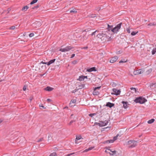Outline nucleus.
I'll return each instance as SVG.
<instances>
[{
	"label": "nucleus",
	"mask_w": 156,
	"mask_h": 156,
	"mask_svg": "<svg viewBox=\"0 0 156 156\" xmlns=\"http://www.w3.org/2000/svg\"><path fill=\"white\" fill-rule=\"evenodd\" d=\"M97 31V30H96V31H95L94 32H93L91 34V35H94L95 34V33Z\"/></svg>",
	"instance_id": "40"
},
{
	"label": "nucleus",
	"mask_w": 156,
	"mask_h": 156,
	"mask_svg": "<svg viewBox=\"0 0 156 156\" xmlns=\"http://www.w3.org/2000/svg\"><path fill=\"white\" fill-rule=\"evenodd\" d=\"M152 71V69H150L148 70V71H149V72H151V71Z\"/></svg>",
	"instance_id": "51"
},
{
	"label": "nucleus",
	"mask_w": 156,
	"mask_h": 156,
	"mask_svg": "<svg viewBox=\"0 0 156 156\" xmlns=\"http://www.w3.org/2000/svg\"><path fill=\"white\" fill-rule=\"evenodd\" d=\"M87 70L88 72H92L93 71H96V70L95 69V67H93L91 68H90L87 69Z\"/></svg>",
	"instance_id": "16"
},
{
	"label": "nucleus",
	"mask_w": 156,
	"mask_h": 156,
	"mask_svg": "<svg viewBox=\"0 0 156 156\" xmlns=\"http://www.w3.org/2000/svg\"><path fill=\"white\" fill-rule=\"evenodd\" d=\"M39 106L40 107H42V108H44V106H43L42 105H40Z\"/></svg>",
	"instance_id": "48"
},
{
	"label": "nucleus",
	"mask_w": 156,
	"mask_h": 156,
	"mask_svg": "<svg viewBox=\"0 0 156 156\" xmlns=\"http://www.w3.org/2000/svg\"><path fill=\"white\" fill-rule=\"evenodd\" d=\"M112 91L113 93H112V94H115V95H119L120 94L121 91L119 90H117L115 88H113Z\"/></svg>",
	"instance_id": "9"
},
{
	"label": "nucleus",
	"mask_w": 156,
	"mask_h": 156,
	"mask_svg": "<svg viewBox=\"0 0 156 156\" xmlns=\"http://www.w3.org/2000/svg\"><path fill=\"white\" fill-rule=\"evenodd\" d=\"M108 123V121L105 120L104 121H100L98 123V125L100 126H105L107 125Z\"/></svg>",
	"instance_id": "8"
},
{
	"label": "nucleus",
	"mask_w": 156,
	"mask_h": 156,
	"mask_svg": "<svg viewBox=\"0 0 156 156\" xmlns=\"http://www.w3.org/2000/svg\"><path fill=\"white\" fill-rule=\"evenodd\" d=\"M130 89L131 91V92L132 93H136L137 91L135 87H131Z\"/></svg>",
	"instance_id": "15"
},
{
	"label": "nucleus",
	"mask_w": 156,
	"mask_h": 156,
	"mask_svg": "<svg viewBox=\"0 0 156 156\" xmlns=\"http://www.w3.org/2000/svg\"><path fill=\"white\" fill-rule=\"evenodd\" d=\"M37 1V0H33L30 3V5L33 4L36 2Z\"/></svg>",
	"instance_id": "30"
},
{
	"label": "nucleus",
	"mask_w": 156,
	"mask_h": 156,
	"mask_svg": "<svg viewBox=\"0 0 156 156\" xmlns=\"http://www.w3.org/2000/svg\"><path fill=\"white\" fill-rule=\"evenodd\" d=\"M156 52V48H154L152 51V54L154 55Z\"/></svg>",
	"instance_id": "29"
},
{
	"label": "nucleus",
	"mask_w": 156,
	"mask_h": 156,
	"mask_svg": "<svg viewBox=\"0 0 156 156\" xmlns=\"http://www.w3.org/2000/svg\"><path fill=\"white\" fill-rule=\"evenodd\" d=\"M38 7V6H36V8H37Z\"/></svg>",
	"instance_id": "56"
},
{
	"label": "nucleus",
	"mask_w": 156,
	"mask_h": 156,
	"mask_svg": "<svg viewBox=\"0 0 156 156\" xmlns=\"http://www.w3.org/2000/svg\"><path fill=\"white\" fill-rule=\"evenodd\" d=\"M126 62V61H125V60H121V61H120L119 62V63H124V62Z\"/></svg>",
	"instance_id": "35"
},
{
	"label": "nucleus",
	"mask_w": 156,
	"mask_h": 156,
	"mask_svg": "<svg viewBox=\"0 0 156 156\" xmlns=\"http://www.w3.org/2000/svg\"><path fill=\"white\" fill-rule=\"evenodd\" d=\"M26 87L25 86H24L23 88V90L24 91H25L26 90Z\"/></svg>",
	"instance_id": "41"
},
{
	"label": "nucleus",
	"mask_w": 156,
	"mask_h": 156,
	"mask_svg": "<svg viewBox=\"0 0 156 156\" xmlns=\"http://www.w3.org/2000/svg\"><path fill=\"white\" fill-rule=\"evenodd\" d=\"M47 101L48 102H51V99H47Z\"/></svg>",
	"instance_id": "45"
},
{
	"label": "nucleus",
	"mask_w": 156,
	"mask_h": 156,
	"mask_svg": "<svg viewBox=\"0 0 156 156\" xmlns=\"http://www.w3.org/2000/svg\"><path fill=\"white\" fill-rule=\"evenodd\" d=\"M74 121H74V120H72V121H71L69 123V125H70L71 124H72V123H73V122Z\"/></svg>",
	"instance_id": "39"
},
{
	"label": "nucleus",
	"mask_w": 156,
	"mask_h": 156,
	"mask_svg": "<svg viewBox=\"0 0 156 156\" xmlns=\"http://www.w3.org/2000/svg\"><path fill=\"white\" fill-rule=\"evenodd\" d=\"M72 48V47L70 46H67L66 47L63 48H61L59 50V51L62 52H66L68 51L71 50Z\"/></svg>",
	"instance_id": "5"
},
{
	"label": "nucleus",
	"mask_w": 156,
	"mask_h": 156,
	"mask_svg": "<svg viewBox=\"0 0 156 156\" xmlns=\"http://www.w3.org/2000/svg\"><path fill=\"white\" fill-rule=\"evenodd\" d=\"M70 13L73 12V13H76L77 12V11L75 9H72L70 10Z\"/></svg>",
	"instance_id": "26"
},
{
	"label": "nucleus",
	"mask_w": 156,
	"mask_h": 156,
	"mask_svg": "<svg viewBox=\"0 0 156 156\" xmlns=\"http://www.w3.org/2000/svg\"><path fill=\"white\" fill-rule=\"evenodd\" d=\"M34 36V34H33V33H30V34H29V36L30 37H33Z\"/></svg>",
	"instance_id": "33"
},
{
	"label": "nucleus",
	"mask_w": 156,
	"mask_h": 156,
	"mask_svg": "<svg viewBox=\"0 0 156 156\" xmlns=\"http://www.w3.org/2000/svg\"><path fill=\"white\" fill-rule=\"evenodd\" d=\"M67 108V107H66L65 108Z\"/></svg>",
	"instance_id": "57"
},
{
	"label": "nucleus",
	"mask_w": 156,
	"mask_h": 156,
	"mask_svg": "<svg viewBox=\"0 0 156 156\" xmlns=\"http://www.w3.org/2000/svg\"><path fill=\"white\" fill-rule=\"evenodd\" d=\"M117 136L114 137L113 138V140H114V141L115 140H116L117 139Z\"/></svg>",
	"instance_id": "43"
},
{
	"label": "nucleus",
	"mask_w": 156,
	"mask_h": 156,
	"mask_svg": "<svg viewBox=\"0 0 156 156\" xmlns=\"http://www.w3.org/2000/svg\"><path fill=\"white\" fill-rule=\"evenodd\" d=\"M126 31L129 34H130V29L127 28L126 30Z\"/></svg>",
	"instance_id": "32"
},
{
	"label": "nucleus",
	"mask_w": 156,
	"mask_h": 156,
	"mask_svg": "<svg viewBox=\"0 0 156 156\" xmlns=\"http://www.w3.org/2000/svg\"><path fill=\"white\" fill-rule=\"evenodd\" d=\"M114 142V140H107L105 142V143H113Z\"/></svg>",
	"instance_id": "22"
},
{
	"label": "nucleus",
	"mask_w": 156,
	"mask_h": 156,
	"mask_svg": "<svg viewBox=\"0 0 156 156\" xmlns=\"http://www.w3.org/2000/svg\"><path fill=\"white\" fill-rule=\"evenodd\" d=\"M122 102L123 104V106L124 108H128V104L127 102L123 101Z\"/></svg>",
	"instance_id": "14"
},
{
	"label": "nucleus",
	"mask_w": 156,
	"mask_h": 156,
	"mask_svg": "<svg viewBox=\"0 0 156 156\" xmlns=\"http://www.w3.org/2000/svg\"><path fill=\"white\" fill-rule=\"evenodd\" d=\"M113 28V26H110L109 24H108V27L107 29L108 31H110V30L112 31Z\"/></svg>",
	"instance_id": "21"
},
{
	"label": "nucleus",
	"mask_w": 156,
	"mask_h": 156,
	"mask_svg": "<svg viewBox=\"0 0 156 156\" xmlns=\"http://www.w3.org/2000/svg\"><path fill=\"white\" fill-rule=\"evenodd\" d=\"M143 72L144 71L142 69H140L138 70L134 71L133 73L134 75H137L143 73Z\"/></svg>",
	"instance_id": "10"
},
{
	"label": "nucleus",
	"mask_w": 156,
	"mask_h": 156,
	"mask_svg": "<svg viewBox=\"0 0 156 156\" xmlns=\"http://www.w3.org/2000/svg\"><path fill=\"white\" fill-rule=\"evenodd\" d=\"M101 88V87H97L94 88V91L93 94L94 95H98L99 94V92L98 91Z\"/></svg>",
	"instance_id": "7"
},
{
	"label": "nucleus",
	"mask_w": 156,
	"mask_h": 156,
	"mask_svg": "<svg viewBox=\"0 0 156 156\" xmlns=\"http://www.w3.org/2000/svg\"><path fill=\"white\" fill-rule=\"evenodd\" d=\"M154 120H154V119H152L148 120L147 121V123L148 124H151V123H152L153 122H154Z\"/></svg>",
	"instance_id": "24"
},
{
	"label": "nucleus",
	"mask_w": 156,
	"mask_h": 156,
	"mask_svg": "<svg viewBox=\"0 0 156 156\" xmlns=\"http://www.w3.org/2000/svg\"><path fill=\"white\" fill-rule=\"evenodd\" d=\"M94 147H90L84 150L83 151V152H87L91 150Z\"/></svg>",
	"instance_id": "23"
},
{
	"label": "nucleus",
	"mask_w": 156,
	"mask_h": 156,
	"mask_svg": "<svg viewBox=\"0 0 156 156\" xmlns=\"http://www.w3.org/2000/svg\"><path fill=\"white\" fill-rule=\"evenodd\" d=\"M105 152L109 153L111 155H113L116 153V151L113 149H111L109 148H107L105 150Z\"/></svg>",
	"instance_id": "6"
},
{
	"label": "nucleus",
	"mask_w": 156,
	"mask_h": 156,
	"mask_svg": "<svg viewBox=\"0 0 156 156\" xmlns=\"http://www.w3.org/2000/svg\"><path fill=\"white\" fill-rule=\"evenodd\" d=\"M137 143L136 141L130 140L128 141L127 144L128 145H130L129 147V148H132L137 145Z\"/></svg>",
	"instance_id": "2"
},
{
	"label": "nucleus",
	"mask_w": 156,
	"mask_h": 156,
	"mask_svg": "<svg viewBox=\"0 0 156 156\" xmlns=\"http://www.w3.org/2000/svg\"><path fill=\"white\" fill-rule=\"evenodd\" d=\"M76 61H73V64H75L76 63Z\"/></svg>",
	"instance_id": "49"
},
{
	"label": "nucleus",
	"mask_w": 156,
	"mask_h": 156,
	"mask_svg": "<svg viewBox=\"0 0 156 156\" xmlns=\"http://www.w3.org/2000/svg\"><path fill=\"white\" fill-rule=\"evenodd\" d=\"M15 27L14 26H12L10 27V29L11 30H13L15 29Z\"/></svg>",
	"instance_id": "37"
},
{
	"label": "nucleus",
	"mask_w": 156,
	"mask_h": 156,
	"mask_svg": "<svg viewBox=\"0 0 156 156\" xmlns=\"http://www.w3.org/2000/svg\"><path fill=\"white\" fill-rule=\"evenodd\" d=\"M42 144H40V146H43V145Z\"/></svg>",
	"instance_id": "55"
},
{
	"label": "nucleus",
	"mask_w": 156,
	"mask_h": 156,
	"mask_svg": "<svg viewBox=\"0 0 156 156\" xmlns=\"http://www.w3.org/2000/svg\"><path fill=\"white\" fill-rule=\"evenodd\" d=\"M94 115V114H90L89 115L90 116H92V115Z\"/></svg>",
	"instance_id": "52"
},
{
	"label": "nucleus",
	"mask_w": 156,
	"mask_h": 156,
	"mask_svg": "<svg viewBox=\"0 0 156 156\" xmlns=\"http://www.w3.org/2000/svg\"><path fill=\"white\" fill-rule=\"evenodd\" d=\"M75 154V153H72L67 154L66 156H70Z\"/></svg>",
	"instance_id": "34"
},
{
	"label": "nucleus",
	"mask_w": 156,
	"mask_h": 156,
	"mask_svg": "<svg viewBox=\"0 0 156 156\" xmlns=\"http://www.w3.org/2000/svg\"><path fill=\"white\" fill-rule=\"evenodd\" d=\"M155 25L154 23H150L148 24V26H152Z\"/></svg>",
	"instance_id": "38"
},
{
	"label": "nucleus",
	"mask_w": 156,
	"mask_h": 156,
	"mask_svg": "<svg viewBox=\"0 0 156 156\" xmlns=\"http://www.w3.org/2000/svg\"><path fill=\"white\" fill-rule=\"evenodd\" d=\"M118 57L117 56H115L112 58L110 60V63H113L116 62L118 59Z\"/></svg>",
	"instance_id": "11"
},
{
	"label": "nucleus",
	"mask_w": 156,
	"mask_h": 156,
	"mask_svg": "<svg viewBox=\"0 0 156 156\" xmlns=\"http://www.w3.org/2000/svg\"><path fill=\"white\" fill-rule=\"evenodd\" d=\"M53 89V88L49 87H47L46 88L45 90L47 91H52Z\"/></svg>",
	"instance_id": "20"
},
{
	"label": "nucleus",
	"mask_w": 156,
	"mask_h": 156,
	"mask_svg": "<svg viewBox=\"0 0 156 156\" xmlns=\"http://www.w3.org/2000/svg\"><path fill=\"white\" fill-rule=\"evenodd\" d=\"M56 152H53L49 156H55L56 155Z\"/></svg>",
	"instance_id": "31"
},
{
	"label": "nucleus",
	"mask_w": 156,
	"mask_h": 156,
	"mask_svg": "<svg viewBox=\"0 0 156 156\" xmlns=\"http://www.w3.org/2000/svg\"><path fill=\"white\" fill-rule=\"evenodd\" d=\"M87 47H83L82 48V49H87Z\"/></svg>",
	"instance_id": "47"
},
{
	"label": "nucleus",
	"mask_w": 156,
	"mask_h": 156,
	"mask_svg": "<svg viewBox=\"0 0 156 156\" xmlns=\"http://www.w3.org/2000/svg\"><path fill=\"white\" fill-rule=\"evenodd\" d=\"M82 138V137L80 136H76V140H75V143L76 144H78V140H80Z\"/></svg>",
	"instance_id": "17"
},
{
	"label": "nucleus",
	"mask_w": 156,
	"mask_h": 156,
	"mask_svg": "<svg viewBox=\"0 0 156 156\" xmlns=\"http://www.w3.org/2000/svg\"><path fill=\"white\" fill-rule=\"evenodd\" d=\"M94 16H91V17H95L96 16V15H94Z\"/></svg>",
	"instance_id": "54"
},
{
	"label": "nucleus",
	"mask_w": 156,
	"mask_h": 156,
	"mask_svg": "<svg viewBox=\"0 0 156 156\" xmlns=\"http://www.w3.org/2000/svg\"><path fill=\"white\" fill-rule=\"evenodd\" d=\"M134 101L136 103H139L140 104H142L146 102L147 100L144 98L140 97L136 98Z\"/></svg>",
	"instance_id": "1"
},
{
	"label": "nucleus",
	"mask_w": 156,
	"mask_h": 156,
	"mask_svg": "<svg viewBox=\"0 0 156 156\" xmlns=\"http://www.w3.org/2000/svg\"><path fill=\"white\" fill-rule=\"evenodd\" d=\"M3 121V120L2 119H0V124Z\"/></svg>",
	"instance_id": "46"
},
{
	"label": "nucleus",
	"mask_w": 156,
	"mask_h": 156,
	"mask_svg": "<svg viewBox=\"0 0 156 156\" xmlns=\"http://www.w3.org/2000/svg\"><path fill=\"white\" fill-rule=\"evenodd\" d=\"M150 86L151 87H156V83H151L150 84Z\"/></svg>",
	"instance_id": "27"
},
{
	"label": "nucleus",
	"mask_w": 156,
	"mask_h": 156,
	"mask_svg": "<svg viewBox=\"0 0 156 156\" xmlns=\"http://www.w3.org/2000/svg\"><path fill=\"white\" fill-rule=\"evenodd\" d=\"M29 8V7L27 6H25L23 7L22 10L23 11L25 12Z\"/></svg>",
	"instance_id": "19"
},
{
	"label": "nucleus",
	"mask_w": 156,
	"mask_h": 156,
	"mask_svg": "<svg viewBox=\"0 0 156 156\" xmlns=\"http://www.w3.org/2000/svg\"><path fill=\"white\" fill-rule=\"evenodd\" d=\"M111 37H109L108 38V41H111Z\"/></svg>",
	"instance_id": "50"
},
{
	"label": "nucleus",
	"mask_w": 156,
	"mask_h": 156,
	"mask_svg": "<svg viewBox=\"0 0 156 156\" xmlns=\"http://www.w3.org/2000/svg\"><path fill=\"white\" fill-rule=\"evenodd\" d=\"M111 84H112V86L113 87H115L116 86V84L114 82H112V83Z\"/></svg>",
	"instance_id": "36"
},
{
	"label": "nucleus",
	"mask_w": 156,
	"mask_h": 156,
	"mask_svg": "<svg viewBox=\"0 0 156 156\" xmlns=\"http://www.w3.org/2000/svg\"><path fill=\"white\" fill-rule=\"evenodd\" d=\"M42 140H43L42 138H40V139H38V140H37V142H38L39 141H41Z\"/></svg>",
	"instance_id": "42"
},
{
	"label": "nucleus",
	"mask_w": 156,
	"mask_h": 156,
	"mask_svg": "<svg viewBox=\"0 0 156 156\" xmlns=\"http://www.w3.org/2000/svg\"><path fill=\"white\" fill-rule=\"evenodd\" d=\"M97 37L101 39L102 41H105L106 39L108 38L106 34H104L103 33H101L98 34Z\"/></svg>",
	"instance_id": "3"
},
{
	"label": "nucleus",
	"mask_w": 156,
	"mask_h": 156,
	"mask_svg": "<svg viewBox=\"0 0 156 156\" xmlns=\"http://www.w3.org/2000/svg\"><path fill=\"white\" fill-rule=\"evenodd\" d=\"M44 64H47V62H43L42 63Z\"/></svg>",
	"instance_id": "53"
},
{
	"label": "nucleus",
	"mask_w": 156,
	"mask_h": 156,
	"mask_svg": "<svg viewBox=\"0 0 156 156\" xmlns=\"http://www.w3.org/2000/svg\"><path fill=\"white\" fill-rule=\"evenodd\" d=\"M55 60V59H53L52 60H50L48 62H47V65L48 66H49L51 64L53 63L54 62Z\"/></svg>",
	"instance_id": "18"
},
{
	"label": "nucleus",
	"mask_w": 156,
	"mask_h": 156,
	"mask_svg": "<svg viewBox=\"0 0 156 156\" xmlns=\"http://www.w3.org/2000/svg\"><path fill=\"white\" fill-rule=\"evenodd\" d=\"M122 24V23L118 24L112 30V31L114 33H117L121 28Z\"/></svg>",
	"instance_id": "4"
},
{
	"label": "nucleus",
	"mask_w": 156,
	"mask_h": 156,
	"mask_svg": "<svg viewBox=\"0 0 156 156\" xmlns=\"http://www.w3.org/2000/svg\"><path fill=\"white\" fill-rule=\"evenodd\" d=\"M87 76H80L79 78V80L80 81H82L83 80H84L85 78L87 79Z\"/></svg>",
	"instance_id": "13"
},
{
	"label": "nucleus",
	"mask_w": 156,
	"mask_h": 156,
	"mask_svg": "<svg viewBox=\"0 0 156 156\" xmlns=\"http://www.w3.org/2000/svg\"><path fill=\"white\" fill-rule=\"evenodd\" d=\"M139 136V137H140L141 136Z\"/></svg>",
	"instance_id": "58"
},
{
	"label": "nucleus",
	"mask_w": 156,
	"mask_h": 156,
	"mask_svg": "<svg viewBox=\"0 0 156 156\" xmlns=\"http://www.w3.org/2000/svg\"><path fill=\"white\" fill-rule=\"evenodd\" d=\"M76 102V99H73V100L71 101L70 102V105L73 103L74 104H75Z\"/></svg>",
	"instance_id": "25"
},
{
	"label": "nucleus",
	"mask_w": 156,
	"mask_h": 156,
	"mask_svg": "<svg viewBox=\"0 0 156 156\" xmlns=\"http://www.w3.org/2000/svg\"><path fill=\"white\" fill-rule=\"evenodd\" d=\"M75 56V54H72V55H71V58H73V57H74Z\"/></svg>",
	"instance_id": "44"
},
{
	"label": "nucleus",
	"mask_w": 156,
	"mask_h": 156,
	"mask_svg": "<svg viewBox=\"0 0 156 156\" xmlns=\"http://www.w3.org/2000/svg\"><path fill=\"white\" fill-rule=\"evenodd\" d=\"M138 33V31H133L131 33V35L132 36H134Z\"/></svg>",
	"instance_id": "28"
},
{
	"label": "nucleus",
	"mask_w": 156,
	"mask_h": 156,
	"mask_svg": "<svg viewBox=\"0 0 156 156\" xmlns=\"http://www.w3.org/2000/svg\"><path fill=\"white\" fill-rule=\"evenodd\" d=\"M114 104L113 103H111L110 102H108L107 103L106 106L107 107H108L110 108L112 107Z\"/></svg>",
	"instance_id": "12"
}]
</instances>
